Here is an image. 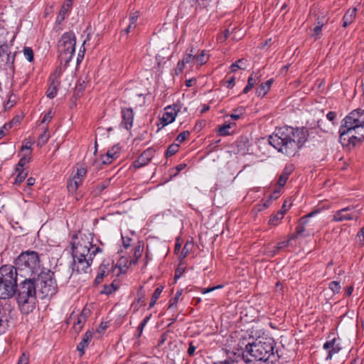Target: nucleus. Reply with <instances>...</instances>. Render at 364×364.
Wrapping results in <instances>:
<instances>
[{
  "instance_id": "1",
  "label": "nucleus",
  "mask_w": 364,
  "mask_h": 364,
  "mask_svg": "<svg viewBox=\"0 0 364 364\" xmlns=\"http://www.w3.org/2000/svg\"><path fill=\"white\" fill-rule=\"evenodd\" d=\"M70 244L73 258V271L86 273L92 263L94 257L97 253L102 252L101 248L92 245L85 235L83 237L81 235L80 240L77 235H74Z\"/></svg>"
},
{
  "instance_id": "2",
  "label": "nucleus",
  "mask_w": 364,
  "mask_h": 364,
  "mask_svg": "<svg viewBox=\"0 0 364 364\" xmlns=\"http://www.w3.org/2000/svg\"><path fill=\"white\" fill-rule=\"evenodd\" d=\"M274 341L269 337H259L245 346L243 358L246 363L253 360L267 364H274L278 356L274 353Z\"/></svg>"
},
{
  "instance_id": "3",
  "label": "nucleus",
  "mask_w": 364,
  "mask_h": 364,
  "mask_svg": "<svg viewBox=\"0 0 364 364\" xmlns=\"http://www.w3.org/2000/svg\"><path fill=\"white\" fill-rule=\"evenodd\" d=\"M16 300L22 313L28 314L34 309L36 303V296L38 295L33 278H26L15 289Z\"/></svg>"
},
{
  "instance_id": "4",
  "label": "nucleus",
  "mask_w": 364,
  "mask_h": 364,
  "mask_svg": "<svg viewBox=\"0 0 364 364\" xmlns=\"http://www.w3.org/2000/svg\"><path fill=\"white\" fill-rule=\"evenodd\" d=\"M295 130L292 127H283L276 129L269 136V143L279 151L287 156H294L296 154Z\"/></svg>"
},
{
  "instance_id": "5",
  "label": "nucleus",
  "mask_w": 364,
  "mask_h": 364,
  "mask_svg": "<svg viewBox=\"0 0 364 364\" xmlns=\"http://www.w3.org/2000/svg\"><path fill=\"white\" fill-rule=\"evenodd\" d=\"M18 274L14 266L4 265L0 267V299H9L15 295Z\"/></svg>"
},
{
  "instance_id": "6",
  "label": "nucleus",
  "mask_w": 364,
  "mask_h": 364,
  "mask_svg": "<svg viewBox=\"0 0 364 364\" xmlns=\"http://www.w3.org/2000/svg\"><path fill=\"white\" fill-rule=\"evenodd\" d=\"M33 279L35 280V285L41 299L52 296L57 292L58 286L53 272L42 271L36 278Z\"/></svg>"
},
{
  "instance_id": "7",
  "label": "nucleus",
  "mask_w": 364,
  "mask_h": 364,
  "mask_svg": "<svg viewBox=\"0 0 364 364\" xmlns=\"http://www.w3.org/2000/svg\"><path fill=\"white\" fill-rule=\"evenodd\" d=\"M39 257L37 252L34 251H28L21 253L16 259L15 268L17 272H23L24 276H31L37 273L39 269Z\"/></svg>"
},
{
  "instance_id": "8",
  "label": "nucleus",
  "mask_w": 364,
  "mask_h": 364,
  "mask_svg": "<svg viewBox=\"0 0 364 364\" xmlns=\"http://www.w3.org/2000/svg\"><path fill=\"white\" fill-rule=\"evenodd\" d=\"M355 131L358 135L364 136V110L357 109L352 111L342 121L339 130Z\"/></svg>"
},
{
  "instance_id": "9",
  "label": "nucleus",
  "mask_w": 364,
  "mask_h": 364,
  "mask_svg": "<svg viewBox=\"0 0 364 364\" xmlns=\"http://www.w3.org/2000/svg\"><path fill=\"white\" fill-rule=\"evenodd\" d=\"M75 43L73 33L67 32L60 37L58 43V51L61 63L68 64L71 60L75 50Z\"/></svg>"
},
{
  "instance_id": "10",
  "label": "nucleus",
  "mask_w": 364,
  "mask_h": 364,
  "mask_svg": "<svg viewBox=\"0 0 364 364\" xmlns=\"http://www.w3.org/2000/svg\"><path fill=\"white\" fill-rule=\"evenodd\" d=\"M360 214V210H357L355 206H348L336 211L333 216V220L335 222L356 221L359 218Z\"/></svg>"
},
{
  "instance_id": "11",
  "label": "nucleus",
  "mask_w": 364,
  "mask_h": 364,
  "mask_svg": "<svg viewBox=\"0 0 364 364\" xmlns=\"http://www.w3.org/2000/svg\"><path fill=\"white\" fill-rule=\"evenodd\" d=\"M339 141L343 146H353L354 147L358 144L364 141V136L358 135L355 131H346L339 130Z\"/></svg>"
},
{
  "instance_id": "12",
  "label": "nucleus",
  "mask_w": 364,
  "mask_h": 364,
  "mask_svg": "<svg viewBox=\"0 0 364 364\" xmlns=\"http://www.w3.org/2000/svg\"><path fill=\"white\" fill-rule=\"evenodd\" d=\"M15 55V53H11L10 47L6 42L0 43V69L6 66L10 68H14Z\"/></svg>"
},
{
  "instance_id": "13",
  "label": "nucleus",
  "mask_w": 364,
  "mask_h": 364,
  "mask_svg": "<svg viewBox=\"0 0 364 364\" xmlns=\"http://www.w3.org/2000/svg\"><path fill=\"white\" fill-rule=\"evenodd\" d=\"M318 134L316 127H302L300 129L297 127V147H302L309 139H314Z\"/></svg>"
},
{
  "instance_id": "14",
  "label": "nucleus",
  "mask_w": 364,
  "mask_h": 364,
  "mask_svg": "<svg viewBox=\"0 0 364 364\" xmlns=\"http://www.w3.org/2000/svg\"><path fill=\"white\" fill-rule=\"evenodd\" d=\"M209 2L210 0H183L182 6L185 7V9H193V14L195 16H197L205 9Z\"/></svg>"
},
{
  "instance_id": "15",
  "label": "nucleus",
  "mask_w": 364,
  "mask_h": 364,
  "mask_svg": "<svg viewBox=\"0 0 364 364\" xmlns=\"http://www.w3.org/2000/svg\"><path fill=\"white\" fill-rule=\"evenodd\" d=\"M155 153V150L152 148L146 149L136 160L134 162V166L136 168H141L146 165L151 159L153 158Z\"/></svg>"
},
{
  "instance_id": "16",
  "label": "nucleus",
  "mask_w": 364,
  "mask_h": 364,
  "mask_svg": "<svg viewBox=\"0 0 364 364\" xmlns=\"http://www.w3.org/2000/svg\"><path fill=\"white\" fill-rule=\"evenodd\" d=\"M323 348L324 350H326L328 352V354H327V356L326 358V360H331L333 355L338 353L341 349L339 343H337L336 338H333V339L327 341L323 344Z\"/></svg>"
},
{
  "instance_id": "17",
  "label": "nucleus",
  "mask_w": 364,
  "mask_h": 364,
  "mask_svg": "<svg viewBox=\"0 0 364 364\" xmlns=\"http://www.w3.org/2000/svg\"><path fill=\"white\" fill-rule=\"evenodd\" d=\"M122 125L129 130L132 127L134 120V112L132 108H123L122 109Z\"/></svg>"
},
{
  "instance_id": "18",
  "label": "nucleus",
  "mask_w": 364,
  "mask_h": 364,
  "mask_svg": "<svg viewBox=\"0 0 364 364\" xmlns=\"http://www.w3.org/2000/svg\"><path fill=\"white\" fill-rule=\"evenodd\" d=\"M279 197V189H274L272 193H271L268 198L264 201L262 204H258L256 205L257 210L261 212L263 210L267 208L272 202Z\"/></svg>"
},
{
  "instance_id": "19",
  "label": "nucleus",
  "mask_w": 364,
  "mask_h": 364,
  "mask_svg": "<svg viewBox=\"0 0 364 364\" xmlns=\"http://www.w3.org/2000/svg\"><path fill=\"white\" fill-rule=\"evenodd\" d=\"M176 111L175 108L168 106L166 108V112L164 113L161 120L164 122V126L167 125L175 120L176 116Z\"/></svg>"
},
{
  "instance_id": "20",
  "label": "nucleus",
  "mask_w": 364,
  "mask_h": 364,
  "mask_svg": "<svg viewBox=\"0 0 364 364\" xmlns=\"http://www.w3.org/2000/svg\"><path fill=\"white\" fill-rule=\"evenodd\" d=\"M289 240L282 241L274 246H269L267 247L266 255L269 257H274L279 251L289 245Z\"/></svg>"
},
{
  "instance_id": "21",
  "label": "nucleus",
  "mask_w": 364,
  "mask_h": 364,
  "mask_svg": "<svg viewBox=\"0 0 364 364\" xmlns=\"http://www.w3.org/2000/svg\"><path fill=\"white\" fill-rule=\"evenodd\" d=\"M314 213H310L306 215L301 218L299 221H297V235L299 234H301L306 230V228L309 224V219L311 218Z\"/></svg>"
},
{
  "instance_id": "22",
  "label": "nucleus",
  "mask_w": 364,
  "mask_h": 364,
  "mask_svg": "<svg viewBox=\"0 0 364 364\" xmlns=\"http://www.w3.org/2000/svg\"><path fill=\"white\" fill-rule=\"evenodd\" d=\"M73 1V0H65V1L63 5L62 6V7L59 11L58 15L57 16V21L58 22V23H60L62 21H64L67 13L71 8Z\"/></svg>"
},
{
  "instance_id": "23",
  "label": "nucleus",
  "mask_w": 364,
  "mask_h": 364,
  "mask_svg": "<svg viewBox=\"0 0 364 364\" xmlns=\"http://www.w3.org/2000/svg\"><path fill=\"white\" fill-rule=\"evenodd\" d=\"M357 9L355 8L348 9L343 18V26L347 27L350 24L356 16Z\"/></svg>"
},
{
  "instance_id": "24",
  "label": "nucleus",
  "mask_w": 364,
  "mask_h": 364,
  "mask_svg": "<svg viewBox=\"0 0 364 364\" xmlns=\"http://www.w3.org/2000/svg\"><path fill=\"white\" fill-rule=\"evenodd\" d=\"M92 333L90 331H87L81 342L77 345V350L80 353V355H83L85 347H87L92 339Z\"/></svg>"
},
{
  "instance_id": "25",
  "label": "nucleus",
  "mask_w": 364,
  "mask_h": 364,
  "mask_svg": "<svg viewBox=\"0 0 364 364\" xmlns=\"http://www.w3.org/2000/svg\"><path fill=\"white\" fill-rule=\"evenodd\" d=\"M50 81L51 83L47 90V97L50 99H53L57 95L58 89L60 85V81L55 78H52Z\"/></svg>"
},
{
  "instance_id": "26",
  "label": "nucleus",
  "mask_w": 364,
  "mask_h": 364,
  "mask_svg": "<svg viewBox=\"0 0 364 364\" xmlns=\"http://www.w3.org/2000/svg\"><path fill=\"white\" fill-rule=\"evenodd\" d=\"M272 82L273 80L270 79L266 81L264 83H262L256 91V94L257 95V96L264 97L269 90Z\"/></svg>"
},
{
  "instance_id": "27",
  "label": "nucleus",
  "mask_w": 364,
  "mask_h": 364,
  "mask_svg": "<svg viewBox=\"0 0 364 364\" xmlns=\"http://www.w3.org/2000/svg\"><path fill=\"white\" fill-rule=\"evenodd\" d=\"M257 82H259V77L257 76V75H254L253 74H252L248 77L247 85L244 88L242 92L244 94L247 93L255 86V85L257 84Z\"/></svg>"
},
{
  "instance_id": "28",
  "label": "nucleus",
  "mask_w": 364,
  "mask_h": 364,
  "mask_svg": "<svg viewBox=\"0 0 364 364\" xmlns=\"http://www.w3.org/2000/svg\"><path fill=\"white\" fill-rule=\"evenodd\" d=\"M119 285L118 282H116V281H114L112 284L108 285H104L103 289L101 291V294H111L112 293L114 292L116 290L118 289Z\"/></svg>"
},
{
  "instance_id": "29",
  "label": "nucleus",
  "mask_w": 364,
  "mask_h": 364,
  "mask_svg": "<svg viewBox=\"0 0 364 364\" xmlns=\"http://www.w3.org/2000/svg\"><path fill=\"white\" fill-rule=\"evenodd\" d=\"M143 252V246L139 244L134 247V252L133 255V257L130 261V263H133L134 264H137L139 259L141 257Z\"/></svg>"
},
{
  "instance_id": "30",
  "label": "nucleus",
  "mask_w": 364,
  "mask_h": 364,
  "mask_svg": "<svg viewBox=\"0 0 364 364\" xmlns=\"http://www.w3.org/2000/svg\"><path fill=\"white\" fill-rule=\"evenodd\" d=\"M162 291H163L162 287H159L155 289L154 294H152L151 301L149 303V309H151L155 305V304H156L157 299H159V297L160 296Z\"/></svg>"
},
{
  "instance_id": "31",
  "label": "nucleus",
  "mask_w": 364,
  "mask_h": 364,
  "mask_svg": "<svg viewBox=\"0 0 364 364\" xmlns=\"http://www.w3.org/2000/svg\"><path fill=\"white\" fill-rule=\"evenodd\" d=\"M290 171H287V168H285L283 173L279 176V178L277 182L279 186L276 189H279V191H281V188L283 187L286 184V182L288 179V176L290 173Z\"/></svg>"
},
{
  "instance_id": "32",
  "label": "nucleus",
  "mask_w": 364,
  "mask_h": 364,
  "mask_svg": "<svg viewBox=\"0 0 364 364\" xmlns=\"http://www.w3.org/2000/svg\"><path fill=\"white\" fill-rule=\"evenodd\" d=\"M284 211L279 210L274 215L272 216L269 220L271 225H277L280 220L283 218Z\"/></svg>"
},
{
  "instance_id": "33",
  "label": "nucleus",
  "mask_w": 364,
  "mask_h": 364,
  "mask_svg": "<svg viewBox=\"0 0 364 364\" xmlns=\"http://www.w3.org/2000/svg\"><path fill=\"white\" fill-rule=\"evenodd\" d=\"M245 107H239L236 108L235 109H234L233 113L230 114V117H231V119L237 120V119H240L241 117V116L243 115V114L245 113Z\"/></svg>"
},
{
  "instance_id": "34",
  "label": "nucleus",
  "mask_w": 364,
  "mask_h": 364,
  "mask_svg": "<svg viewBox=\"0 0 364 364\" xmlns=\"http://www.w3.org/2000/svg\"><path fill=\"white\" fill-rule=\"evenodd\" d=\"M178 149L179 145L178 144H172L168 147L165 155L166 157L173 156L178 151Z\"/></svg>"
},
{
  "instance_id": "35",
  "label": "nucleus",
  "mask_w": 364,
  "mask_h": 364,
  "mask_svg": "<svg viewBox=\"0 0 364 364\" xmlns=\"http://www.w3.org/2000/svg\"><path fill=\"white\" fill-rule=\"evenodd\" d=\"M245 65V59H240L235 63L231 65V70L232 72H235L237 69H245L244 67Z\"/></svg>"
},
{
  "instance_id": "36",
  "label": "nucleus",
  "mask_w": 364,
  "mask_h": 364,
  "mask_svg": "<svg viewBox=\"0 0 364 364\" xmlns=\"http://www.w3.org/2000/svg\"><path fill=\"white\" fill-rule=\"evenodd\" d=\"M182 291H183L182 289L178 290L176 293L175 296L170 299L169 306H168L169 309L176 306L178 299L181 296V295L182 294Z\"/></svg>"
},
{
  "instance_id": "37",
  "label": "nucleus",
  "mask_w": 364,
  "mask_h": 364,
  "mask_svg": "<svg viewBox=\"0 0 364 364\" xmlns=\"http://www.w3.org/2000/svg\"><path fill=\"white\" fill-rule=\"evenodd\" d=\"M119 150V147L117 145L114 146L111 149L107 151L105 155L112 158V159H115L118 156Z\"/></svg>"
},
{
  "instance_id": "38",
  "label": "nucleus",
  "mask_w": 364,
  "mask_h": 364,
  "mask_svg": "<svg viewBox=\"0 0 364 364\" xmlns=\"http://www.w3.org/2000/svg\"><path fill=\"white\" fill-rule=\"evenodd\" d=\"M48 139H49V135L48 134V129H46L43 132V133H42L39 136L38 144V145H43V144H46L48 141Z\"/></svg>"
},
{
  "instance_id": "39",
  "label": "nucleus",
  "mask_w": 364,
  "mask_h": 364,
  "mask_svg": "<svg viewBox=\"0 0 364 364\" xmlns=\"http://www.w3.org/2000/svg\"><path fill=\"white\" fill-rule=\"evenodd\" d=\"M23 54L26 58L29 61L32 62L33 60V50L29 47H25L23 48Z\"/></svg>"
},
{
  "instance_id": "40",
  "label": "nucleus",
  "mask_w": 364,
  "mask_h": 364,
  "mask_svg": "<svg viewBox=\"0 0 364 364\" xmlns=\"http://www.w3.org/2000/svg\"><path fill=\"white\" fill-rule=\"evenodd\" d=\"M231 124H225L218 128V132L220 136H228L230 134L229 129L230 128Z\"/></svg>"
},
{
  "instance_id": "41",
  "label": "nucleus",
  "mask_w": 364,
  "mask_h": 364,
  "mask_svg": "<svg viewBox=\"0 0 364 364\" xmlns=\"http://www.w3.org/2000/svg\"><path fill=\"white\" fill-rule=\"evenodd\" d=\"M328 287L333 293H338L341 289L340 283L336 281L331 282Z\"/></svg>"
},
{
  "instance_id": "42",
  "label": "nucleus",
  "mask_w": 364,
  "mask_h": 364,
  "mask_svg": "<svg viewBox=\"0 0 364 364\" xmlns=\"http://www.w3.org/2000/svg\"><path fill=\"white\" fill-rule=\"evenodd\" d=\"M67 188L70 193H75L78 188L76 181L70 180L68 183Z\"/></svg>"
},
{
  "instance_id": "43",
  "label": "nucleus",
  "mask_w": 364,
  "mask_h": 364,
  "mask_svg": "<svg viewBox=\"0 0 364 364\" xmlns=\"http://www.w3.org/2000/svg\"><path fill=\"white\" fill-rule=\"evenodd\" d=\"M18 172V173L15 178V183H21L27 176V173L24 172L23 170H19Z\"/></svg>"
},
{
  "instance_id": "44",
  "label": "nucleus",
  "mask_w": 364,
  "mask_h": 364,
  "mask_svg": "<svg viewBox=\"0 0 364 364\" xmlns=\"http://www.w3.org/2000/svg\"><path fill=\"white\" fill-rule=\"evenodd\" d=\"M86 172V168L82 166H80L79 167L77 168V172L74 176L82 179V178L85 176Z\"/></svg>"
},
{
  "instance_id": "45",
  "label": "nucleus",
  "mask_w": 364,
  "mask_h": 364,
  "mask_svg": "<svg viewBox=\"0 0 364 364\" xmlns=\"http://www.w3.org/2000/svg\"><path fill=\"white\" fill-rule=\"evenodd\" d=\"M207 59H208V58H205V55L204 53V51H203L202 53L198 55H195V60L199 65L204 64L206 62Z\"/></svg>"
},
{
  "instance_id": "46",
  "label": "nucleus",
  "mask_w": 364,
  "mask_h": 364,
  "mask_svg": "<svg viewBox=\"0 0 364 364\" xmlns=\"http://www.w3.org/2000/svg\"><path fill=\"white\" fill-rule=\"evenodd\" d=\"M190 134V132L188 131H184L181 133H180L177 138H176V141H179L180 143L186 140V139L187 138V136H188Z\"/></svg>"
},
{
  "instance_id": "47",
  "label": "nucleus",
  "mask_w": 364,
  "mask_h": 364,
  "mask_svg": "<svg viewBox=\"0 0 364 364\" xmlns=\"http://www.w3.org/2000/svg\"><path fill=\"white\" fill-rule=\"evenodd\" d=\"M28 160L29 159H28L26 157V156L22 157L19 161H18V164H17V167H16V171H18L19 170H21V168L25 166V164L28 162Z\"/></svg>"
},
{
  "instance_id": "48",
  "label": "nucleus",
  "mask_w": 364,
  "mask_h": 364,
  "mask_svg": "<svg viewBox=\"0 0 364 364\" xmlns=\"http://www.w3.org/2000/svg\"><path fill=\"white\" fill-rule=\"evenodd\" d=\"M105 274H106V272L105 270H102L101 269L100 272H99L97 274V277H96V278L95 279V283L96 284H100L102 281V279H103L104 277L105 276Z\"/></svg>"
},
{
  "instance_id": "49",
  "label": "nucleus",
  "mask_w": 364,
  "mask_h": 364,
  "mask_svg": "<svg viewBox=\"0 0 364 364\" xmlns=\"http://www.w3.org/2000/svg\"><path fill=\"white\" fill-rule=\"evenodd\" d=\"M323 26V23H320L319 22L318 23V25L315 26V28H314V33H313V36H318L321 32V28Z\"/></svg>"
},
{
  "instance_id": "50",
  "label": "nucleus",
  "mask_w": 364,
  "mask_h": 364,
  "mask_svg": "<svg viewBox=\"0 0 364 364\" xmlns=\"http://www.w3.org/2000/svg\"><path fill=\"white\" fill-rule=\"evenodd\" d=\"M193 60H195V55H193V54H186V56L182 60L183 63L185 64L193 62Z\"/></svg>"
},
{
  "instance_id": "51",
  "label": "nucleus",
  "mask_w": 364,
  "mask_h": 364,
  "mask_svg": "<svg viewBox=\"0 0 364 364\" xmlns=\"http://www.w3.org/2000/svg\"><path fill=\"white\" fill-rule=\"evenodd\" d=\"M223 287V285H218V286H215V287H210V288H207V289H202L201 290V292L203 294H207V293H209V292H211L215 289H222Z\"/></svg>"
},
{
  "instance_id": "52",
  "label": "nucleus",
  "mask_w": 364,
  "mask_h": 364,
  "mask_svg": "<svg viewBox=\"0 0 364 364\" xmlns=\"http://www.w3.org/2000/svg\"><path fill=\"white\" fill-rule=\"evenodd\" d=\"M137 19L138 16L134 14H131L129 16V23H131V26H134V28L136 27V23L137 21Z\"/></svg>"
},
{
  "instance_id": "53",
  "label": "nucleus",
  "mask_w": 364,
  "mask_h": 364,
  "mask_svg": "<svg viewBox=\"0 0 364 364\" xmlns=\"http://www.w3.org/2000/svg\"><path fill=\"white\" fill-rule=\"evenodd\" d=\"M53 118V114H52V111L50 110L48 112H47L43 119H42V123H45L46 122H49L51 119Z\"/></svg>"
},
{
  "instance_id": "54",
  "label": "nucleus",
  "mask_w": 364,
  "mask_h": 364,
  "mask_svg": "<svg viewBox=\"0 0 364 364\" xmlns=\"http://www.w3.org/2000/svg\"><path fill=\"white\" fill-rule=\"evenodd\" d=\"M61 75V68H58L55 72L52 74V75L50 77V80H52V78H55L57 80H58V78L60 77Z\"/></svg>"
},
{
  "instance_id": "55",
  "label": "nucleus",
  "mask_w": 364,
  "mask_h": 364,
  "mask_svg": "<svg viewBox=\"0 0 364 364\" xmlns=\"http://www.w3.org/2000/svg\"><path fill=\"white\" fill-rule=\"evenodd\" d=\"M112 161V159L110 157H108L107 155L102 156V163L103 164H109Z\"/></svg>"
},
{
  "instance_id": "56",
  "label": "nucleus",
  "mask_w": 364,
  "mask_h": 364,
  "mask_svg": "<svg viewBox=\"0 0 364 364\" xmlns=\"http://www.w3.org/2000/svg\"><path fill=\"white\" fill-rule=\"evenodd\" d=\"M28 357H26L25 354H23L20 357L17 364H28Z\"/></svg>"
},
{
  "instance_id": "57",
  "label": "nucleus",
  "mask_w": 364,
  "mask_h": 364,
  "mask_svg": "<svg viewBox=\"0 0 364 364\" xmlns=\"http://www.w3.org/2000/svg\"><path fill=\"white\" fill-rule=\"evenodd\" d=\"M195 350H196V347L193 346L192 342L190 343L189 347H188V354L190 356H193L194 355Z\"/></svg>"
},
{
  "instance_id": "58",
  "label": "nucleus",
  "mask_w": 364,
  "mask_h": 364,
  "mask_svg": "<svg viewBox=\"0 0 364 364\" xmlns=\"http://www.w3.org/2000/svg\"><path fill=\"white\" fill-rule=\"evenodd\" d=\"M336 117V113L335 112H329L326 115L327 119L332 122L335 119Z\"/></svg>"
},
{
  "instance_id": "59",
  "label": "nucleus",
  "mask_w": 364,
  "mask_h": 364,
  "mask_svg": "<svg viewBox=\"0 0 364 364\" xmlns=\"http://www.w3.org/2000/svg\"><path fill=\"white\" fill-rule=\"evenodd\" d=\"M84 89L85 87L82 84L77 85L75 87V95L78 96L79 94L84 90Z\"/></svg>"
},
{
  "instance_id": "60",
  "label": "nucleus",
  "mask_w": 364,
  "mask_h": 364,
  "mask_svg": "<svg viewBox=\"0 0 364 364\" xmlns=\"http://www.w3.org/2000/svg\"><path fill=\"white\" fill-rule=\"evenodd\" d=\"M291 205H292V202H290L289 203V201L287 200H286L283 203L281 210L284 211V213L287 211V208L291 206Z\"/></svg>"
},
{
  "instance_id": "61",
  "label": "nucleus",
  "mask_w": 364,
  "mask_h": 364,
  "mask_svg": "<svg viewBox=\"0 0 364 364\" xmlns=\"http://www.w3.org/2000/svg\"><path fill=\"white\" fill-rule=\"evenodd\" d=\"M228 85L227 87L228 88H232L234 86L235 84V77H232L227 81Z\"/></svg>"
},
{
  "instance_id": "62",
  "label": "nucleus",
  "mask_w": 364,
  "mask_h": 364,
  "mask_svg": "<svg viewBox=\"0 0 364 364\" xmlns=\"http://www.w3.org/2000/svg\"><path fill=\"white\" fill-rule=\"evenodd\" d=\"M122 240H123V245L125 248H127L130 246V241H131L130 238L125 239L124 237H122Z\"/></svg>"
},
{
  "instance_id": "63",
  "label": "nucleus",
  "mask_w": 364,
  "mask_h": 364,
  "mask_svg": "<svg viewBox=\"0 0 364 364\" xmlns=\"http://www.w3.org/2000/svg\"><path fill=\"white\" fill-rule=\"evenodd\" d=\"M144 327H145L144 326L139 323V325L137 328V335L136 336L138 338H139L141 336Z\"/></svg>"
},
{
  "instance_id": "64",
  "label": "nucleus",
  "mask_w": 364,
  "mask_h": 364,
  "mask_svg": "<svg viewBox=\"0 0 364 364\" xmlns=\"http://www.w3.org/2000/svg\"><path fill=\"white\" fill-rule=\"evenodd\" d=\"M107 326L106 323H101L97 329V332L102 333L107 328Z\"/></svg>"
}]
</instances>
